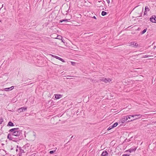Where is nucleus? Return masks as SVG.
<instances>
[{"label": "nucleus", "mask_w": 156, "mask_h": 156, "mask_svg": "<svg viewBox=\"0 0 156 156\" xmlns=\"http://www.w3.org/2000/svg\"><path fill=\"white\" fill-rule=\"evenodd\" d=\"M23 137V136H21L19 138H15L13 136H11V134H8L7 136V139L9 140H12L16 142H17L19 141V140L22 139Z\"/></svg>", "instance_id": "7ed1b4c3"}, {"label": "nucleus", "mask_w": 156, "mask_h": 156, "mask_svg": "<svg viewBox=\"0 0 156 156\" xmlns=\"http://www.w3.org/2000/svg\"><path fill=\"white\" fill-rule=\"evenodd\" d=\"M144 20H146L147 22H148L149 21V19L148 18H145L144 19Z\"/></svg>", "instance_id": "c85d7f7f"}, {"label": "nucleus", "mask_w": 156, "mask_h": 156, "mask_svg": "<svg viewBox=\"0 0 156 156\" xmlns=\"http://www.w3.org/2000/svg\"><path fill=\"white\" fill-rule=\"evenodd\" d=\"M52 56L55 58H56L57 59L61 61L62 62H65V61L63 59L57 56L52 55Z\"/></svg>", "instance_id": "6e6552de"}, {"label": "nucleus", "mask_w": 156, "mask_h": 156, "mask_svg": "<svg viewBox=\"0 0 156 156\" xmlns=\"http://www.w3.org/2000/svg\"><path fill=\"white\" fill-rule=\"evenodd\" d=\"M69 141H68L67 143H68L69 142Z\"/></svg>", "instance_id": "603ef678"}, {"label": "nucleus", "mask_w": 156, "mask_h": 156, "mask_svg": "<svg viewBox=\"0 0 156 156\" xmlns=\"http://www.w3.org/2000/svg\"><path fill=\"white\" fill-rule=\"evenodd\" d=\"M16 152L18 151V149H16Z\"/></svg>", "instance_id": "4c0bfd02"}, {"label": "nucleus", "mask_w": 156, "mask_h": 156, "mask_svg": "<svg viewBox=\"0 0 156 156\" xmlns=\"http://www.w3.org/2000/svg\"><path fill=\"white\" fill-rule=\"evenodd\" d=\"M57 149V148H55V150H53V151H49V153L50 154H52L53 153H54L55 152L56 150Z\"/></svg>", "instance_id": "a211bd4d"}, {"label": "nucleus", "mask_w": 156, "mask_h": 156, "mask_svg": "<svg viewBox=\"0 0 156 156\" xmlns=\"http://www.w3.org/2000/svg\"><path fill=\"white\" fill-rule=\"evenodd\" d=\"M67 12H69V10H68Z\"/></svg>", "instance_id": "c03bdc74"}, {"label": "nucleus", "mask_w": 156, "mask_h": 156, "mask_svg": "<svg viewBox=\"0 0 156 156\" xmlns=\"http://www.w3.org/2000/svg\"><path fill=\"white\" fill-rule=\"evenodd\" d=\"M150 20L151 22L156 23V16L155 15H153L150 18Z\"/></svg>", "instance_id": "423d86ee"}, {"label": "nucleus", "mask_w": 156, "mask_h": 156, "mask_svg": "<svg viewBox=\"0 0 156 156\" xmlns=\"http://www.w3.org/2000/svg\"><path fill=\"white\" fill-rule=\"evenodd\" d=\"M71 64L73 66H74L76 64V62H71Z\"/></svg>", "instance_id": "393cba45"}, {"label": "nucleus", "mask_w": 156, "mask_h": 156, "mask_svg": "<svg viewBox=\"0 0 156 156\" xmlns=\"http://www.w3.org/2000/svg\"><path fill=\"white\" fill-rule=\"evenodd\" d=\"M22 131L19 128L11 129L9 130L11 136H19L22 134Z\"/></svg>", "instance_id": "f03ea898"}, {"label": "nucleus", "mask_w": 156, "mask_h": 156, "mask_svg": "<svg viewBox=\"0 0 156 156\" xmlns=\"http://www.w3.org/2000/svg\"><path fill=\"white\" fill-rule=\"evenodd\" d=\"M137 147H131L129 149L125 151V152H129L130 153H131L132 152H135L136 151L137 149Z\"/></svg>", "instance_id": "39448f33"}, {"label": "nucleus", "mask_w": 156, "mask_h": 156, "mask_svg": "<svg viewBox=\"0 0 156 156\" xmlns=\"http://www.w3.org/2000/svg\"><path fill=\"white\" fill-rule=\"evenodd\" d=\"M140 30V28H138L137 29V30Z\"/></svg>", "instance_id": "f704fd0d"}, {"label": "nucleus", "mask_w": 156, "mask_h": 156, "mask_svg": "<svg viewBox=\"0 0 156 156\" xmlns=\"http://www.w3.org/2000/svg\"><path fill=\"white\" fill-rule=\"evenodd\" d=\"M131 44L130 45L133 48H136L138 47V44L135 42H132Z\"/></svg>", "instance_id": "1a4fd4ad"}, {"label": "nucleus", "mask_w": 156, "mask_h": 156, "mask_svg": "<svg viewBox=\"0 0 156 156\" xmlns=\"http://www.w3.org/2000/svg\"><path fill=\"white\" fill-rule=\"evenodd\" d=\"M3 119L2 118L0 117V124H2L3 122Z\"/></svg>", "instance_id": "b1692460"}, {"label": "nucleus", "mask_w": 156, "mask_h": 156, "mask_svg": "<svg viewBox=\"0 0 156 156\" xmlns=\"http://www.w3.org/2000/svg\"><path fill=\"white\" fill-rule=\"evenodd\" d=\"M14 88V86H12L10 87L5 88L4 89V90L6 91H9L12 90Z\"/></svg>", "instance_id": "9b49d317"}, {"label": "nucleus", "mask_w": 156, "mask_h": 156, "mask_svg": "<svg viewBox=\"0 0 156 156\" xmlns=\"http://www.w3.org/2000/svg\"><path fill=\"white\" fill-rule=\"evenodd\" d=\"M147 30V28H145V29H144L143 31L141 32L140 33V34H144L146 32Z\"/></svg>", "instance_id": "2eb2a0df"}, {"label": "nucleus", "mask_w": 156, "mask_h": 156, "mask_svg": "<svg viewBox=\"0 0 156 156\" xmlns=\"http://www.w3.org/2000/svg\"><path fill=\"white\" fill-rule=\"evenodd\" d=\"M93 18L94 19H97L96 17L95 16H94L93 17Z\"/></svg>", "instance_id": "72a5a7b5"}, {"label": "nucleus", "mask_w": 156, "mask_h": 156, "mask_svg": "<svg viewBox=\"0 0 156 156\" xmlns=\"http://www.w3.org/2000/svg\"><path fill=\"white\" fill-rule=\"evenodd\" d=\"M118 125V123L117 122H115L114 124L112 125L113 126L114 128L116 127Z\"/></svg>", "instance_id": "6ab92c4d"}, {"label": "nucleus", "mask_w": 156, "mask_h": 156, "mask_svg": "<svg viewBox=\"0 0 156 156\" xmlns=\"http://www.w3.org/2000/svg\"><path fill=\"white\" fill-rule=\"evenodd\" d=\"M112 153H113V152H112ZM112 154H110V155H109V156H112Z\"/></svg>", "instance_id": "e433bc0d"}, {"label": "nucleus", "mask_w": 156, "mask_h": 156, "mask_svg": "<svg viewBox=\"0 0 156 156\" xmlns=\"http://www.w3.org/2000/svg\"><path fill=\"white\" fill-rule=\"evenodd\" d=\"M114 127L112 125L111 126H110L108 129H107V130H110L111 129H112V128H114Z\"/></svg>", "instance_id": "412c9836"}, {"label": "nucleus", "mask_w": 156, "mask_h": 156, "mask_svg": "<svg viewBox=\"0 0 156 156\" xmlns=\"http://www.w3.org/2000/svg\"><path fill=\"white\" fill-rule=\"evenodd\" d=\"M99 80L100 81L104 82L105 83H109L111 81V79L110 78H106L103 77L100 79Z\"/></svg>", "instance_id": "20e7f679"}, {"label": "nucleus", "mask_w": 156, "mask_h": 156, "mask_svg": "<svg viewBox=\"0 0 156 156\" xmlns=\"http://www.w3.org/2000/svg\"><path fill=\"white\" fill-rule=\"evenodd\" d=\"M142 11L140 13V15L139 16H137V17H141V16H142Z\"/></svg>", "instance_id": "cd10ccee"}, {"label": "nucleus", "mask_w": 156, "mask_h": 156, "mask_svg": "<svg viewBox=\"0 0 156 156\" xmlns=\"http://www.w3.org/2000/svg\"><path fill=\"white\" fill-rule=\"evenodd\" d=\"M108 153L105 151H103L101 155V156H108Z\"/></svg>", "instance_id": "9d476101"}, {"label": "nucleus", "mask_w": 156, "mask_h": 156, "mask_svg": "<svg viewBox=\"0 0 156 156\" xmlns=\"http://www.w3.org/2000/svg\"><path fill=\"white\" fill-rule=\"evenodd\" d=\"M147 13V11L145 10L144 13V15H146Z\"/></svg>", "instance_id": "bb28decb"}, {"label": "nucleus", "mask_w": 156, "mask_h": 156, "mask_svg": "<svg viewBox=\"0 0 156 156\" xmlns=\"http://www.w3.org/2000/svg\"><path fill=\"white\" fill-rule=\"evenodd\" d=\"M24 135H25V137H26V135H25V134H24Z\"/></svg>", "instance_id": "3c124183"}, {"label": "nucleus", "mask_w": 156, "mask_h": 156, "mask_svg": "<svg viewBox=\"0 0 156 156\" xmlns=\"http://www.w3.org/2000/svg\"><path fill=\"white\" fill-rule=\"evenodd\" d=\"M12 149H13V148H11V150H12Z\"/></svg>", "instance_id": "8fccbe9b"}, {"label": "nucleus", "mask_w": 156, "mask_h": 156, "mask_svg": "<svg viewBox=\"0 0 156 156\" xmlns=\"http://www.w3.org/2000/svg\"><path fill=\"white\" fill-rule=\"evenodd\" d=\"M130 154H124L122 155V156H129Z\"/></svg>", "instance_id": "a878e982"}, {"label": "nucleus", "mask_w": 156, "mask_h": 156, "mask_svg": "<svg viewBox=\"0 0 156 156\" xmlns=\"http://www.w3.org/2000/svg\"><path fill=\"white\" fill-rule=\"evenodd\" d=\"M70 20L69 19H62V20H59V22L60 23H62L63 22H69V20Z\"/></svg>", "instance_id": "4468645a"}, {"label": "nucleus", "mask_w": 156, "mask_h": 156, "mask_svg": "<svg viewBox=\"0 0 156 156\" xmlns=\"http://www.w3.org/2000/svg\"><path fill=\"white\" fill-rule=\"evenodd\" d=\"M101 1H98V2H101Z\"/></svg>", "instance_id": "de8ad7c7"}, {"label": "nucleus", "mask_w": 156, "mask_h": 156, "mask_svg": "<svg viewBox=\"0 0 156 156\" xmlns=\"http://www.w3.org/2000/svg\"><path fill=\"white\" fill-rule=\"evenodd\" d=\"M145 11H149L150 10V9H149V8L148 7V6H146L145 7Z\"/></svg>", "instance_id": "5701e85b"}, {"label": "nucleus", "mask_w": 156, "mask_h": 156, "mask_svg": "<svg viewBox=\"0 0 156 156\" xmlns=\"http://www.w3.org/2000/svg\"><path fill=\"white\" fill-rule=\"evenodd\" d=\"M27 108L25 107H22L20 108H19L17 111L19 113H20L22 112H23L25 111V110H26L27 109Z\"/></svg>", "instance_id": "0eeeda50"}, {"label": "nucleus", "mask_w": 156, "mask_h": 156, "mask_svg": "<svg viewBox=\"0 0 156 156\" xmlns=\"http://www.w3.org/2000/svg\"><path fill=\"white\" fill-rule=\"evenodd\" d=\"M22 153H19V156H22Z\"/></svg>", "instance_id": "7c9ffc66"}, {"label": "nucleus", "mask_w": 156, "mask_h": 156, "mask_svg": "<svg viewBox=\"0 0 156 156\" xmlns=\"http://www.w3.org/2000/svg\"><path fill=\"white\" fill-rule=\"evenodd\" d=\"M19 149L20 150V153H23L25 152L24 151V150L22 149L21 147H19Z\"/></svg>", "instance_id": "f3484780"}, {"label": "nucleus", "mask_w": 156, "mask_h": 156, "mask_svg": "<svg viewBox=\"0 0 156 156\" xmlns=\"http://www.w3.org/2000/svg\"><path fill=\"white\" fill-rule=\"evenodd\" d=\"M141 115L139 114H134L126 115L123 117L122 119L119 121V123H124L125 122H132L134 120L139 119L141 116H140Z\"/></svg>", "instance_id": "f257e3e1"}, {"label": "nucleus", "mask_w": 156, "mask_h": 156, "mask_svg": "<svg viewBox=\"0 0 156 156\" xmlns=\"http://www.w3.org/2000/svg\"><path fill=\"white\" fill-rule=\"evenodd\" d=\"M73 137V136H71V137L70 139V140H72V138Z\"/></svg>", "instance_id": "473e14b6"}, {"label": "nucleus", "mask_w": 156, "mask_h": 156, "mask_svg": "<svg viewBox=\"0 0 156 156\" xmlns=\"http://www.w3.org/2000/svg\"><path fill=\"white\" fill-rule=\"evenodd\" d=\"M132 118H132L131 119H134V118H133V117H132Z\"/></svg>", "instance_id": "09e8293b"}, {"label": "nucleus", "mask_w": 156, "mask_h": 156, "mask_svg": "<svg viewBox=\"0 0 156 156\" xmlns=\"http://www.w3.org/2000/svg\"><path fill=\"white\" fill-rule=\"evenodd\" d=\"M137 6H136V7H135L133 9H135L136 7H137Z\"/></svg>", "instance_id": "a19ab883"}, {"label": "nucleus", "mask_w": 156, "mask_h": 156, "mask_svg": "<svg viewBox=\"0 0 156 156\" xmlns=\"http://www.w3.org/2000/svg\"><path fill=\"white\" fill-rule=\"evenodd\" d=\"M102 10H105L104 9V8H103L102 9Z\"/></svg>", "instance_id": "a18cd8bd"}, {"label": "nucleus", "mask_w": 156, "mask_h": 156, "mask_svg": "<svg viewBox=\"0 0 156 156\" xmlns=\"http://www.w3.org/2000/svg\"><path fill=\"white\" fill-rule=\"evenodd\" d=\"M62 37L60 35H58L57 36V39L61 40L62 38Z\"/></svg>", "instance_id": "4be33fe9"}, {"label": "nucleus", "mask_w": 156, "mask_h": 156, "mask_svg": "<svg viewBox=\"0 0 156 156\" xmlns=\"http://www.w3.org/2000/svg\"><path fill=\"white\" fill-rule=\"evenodd\" d=\"M112 151V150H110V152H111Z\"/></svg>", "instance_id": "49530a36"}, {"label": "nucleus", "mask_w": 156, "mask_h": 156, "mask_svg": "<svg viewBox=\"0 0 156 156\" xmlns=\"http://www.w3.org/2000/svg\"><path fill=\"white\" fill-rule=\"evenodd\" d=\"M106 1L109 4L110 3V1L109 0H106Z\"/></svg>", "instance_id": "2f4dec72"}, {"label": "nucleus", "mask_w": 156, "mask_h": 156, "mask_svg": "<svg viewBox=\"0 0 156 156\" xmlns=\"http://www.w3.org/2000/svg\"><path fill=\"white\" fill-rule=\"evenodd\" d=\"M3 5H3V4H2V7H3Z\"/></svg>", "instance_id": "58836bf2"}, {"label": "nucleus", "mask_w": 156, "mask_h": 156, "mask_svg": "<svg viewBox=\"0 0 156 156\" xmlns=\"http://www.w3.org/2000/svg\"><path fill=\"white\" fill-rule=\"evenodd\" d=\"M140 54H138L137 55V56H138L139 55H140Z\"/></svg>", "instance_id": "79ce46f5"}, {"label": "nucleus", "mask_w": 156, "mask_h": 156, "mask_svg": "<svg viewBox=\"0 0 156 156\" xmlns=\"http://www.w3.org/2000/svg\"><path fill=\"white\" fill-rule=\"evenodd\" d=\"M62 95L60 94H56L55 95V98L56 99H59L61 98Z\"/></svg>", "instance_id": "ddd939ff"}, {"label": "nucleus", "mask_w": 156, "mask_h": 156, "mask_svg": "<svg viewBox=\"0 0 156 156\" xmlns=\"http://www.w3.org/2000/svg\"><path fill=\"white\" fill-rule=\"evenodd\" d=\"M19 147L18 146V145H17V146H16V147H17V148H19Z\"/></svg>", "instance_id": "c9c22d12"}, {"label": "nucleus", "mask_w": 156, "mask_h": 156, "mask_svg": "<svg viewBox=\"0 0 156 156\" xmlns=\"http://www.w3.org/2000/svg\"><path fill=\"white\" fill-rule=\"evenodd\" d=\"M108 152H109V150H108Z\"/></svg>", "instance_id": "864d4df0"}, {"label": "nucleus", "mask_w": 156, "mask_h": 156, "mask_svg": "<svg viewBox=\"0 0 156 156\" xmlns=\"http://www.w3.org/2000/svg\"><path fill=\"white\" fill-rule=\"evenodd\" d=\"M14 125H15L14 124L13 122H12L11 121H10L8 122L7 126H8L12 127L14 126Z\"/></svg>", "instance_id": "f8f14e48"}, {"label": "nucleus", "mask_w": 156, "mask_h": 156, "mask_svg": "<svg viewBox=\"0 0 156 156\" xmlns=\"http://www.w3.org/2000/svg\"><path fill=\"white\" fill-rule=\"evenodd\" d=\"M61 40V41L64 43H65V40L62 38V39Z\"/></svg>", "instance_id": "c756f323"}, {"label": "nucleus", "mask_w": 156, "mask_h": 156, "mask_svg": "<svg viewBox=\"0 0 156 156\" xmlns=\"http://www.w3.org/2000/svg\"><path fill=\"white\" fill-rule=\"evenodd\" d=\"M151 56L150 55H145L144 56H143V58H146L149 57H151Z\"/></svg>", "instance_id": "aec40b11"}, {"label": "nucleus", "mask_w": 156, "mask_h": 156, "mask_svg": "<svg viewBox=\"0 0 156 156\" xmlns=\"http://www.w3.org/2000/svg\"><path fill=\"white\" fill-rule=\"evenodd\" d=\"M155 47H156V46H154V48H154V49L155 48Z\"/></svg>", "instance_id": "ea45409f"}, {"label": "nucleus", "mask_w": 156, "mask_h": 156, "mask_svg": "<svg viewBox=\"0 0 156 156\" xmlns=\"http://www.w3.org/2000/svg\"><path fill=\"white\" fill-rule=\"evenodd\" d=\"M2 146H3L4 145V144H2Z\"/></svg>", "instance_id": "37998d69"}, {"label": "nucleus", "mask_w": 156, "mask_h": 156, "mask_svg": "<svg viewBox=\"0 0 156 156\" xmlns=\"http://www.w3.org/2000/svg\"><path fill=\"white\" fill-rule=\"evenodd\" d=\"M107 14V13L104 11H102L101 14V15L103 16H105Z\"/></svg>", "instance_id": "dca6fc26"}]
</instances>
